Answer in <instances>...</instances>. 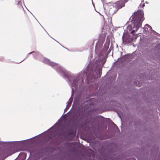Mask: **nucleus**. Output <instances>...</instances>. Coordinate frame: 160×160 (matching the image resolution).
<instances>
[{
  "label": "nucleus",
  "mask_w": 160,
  "mask_h": 160,
  "mask_svg": "<svg viewBox=\"0 0 160 160\" xmlns=\"http://www.w3.org/2000/svg\"><path fill=\"white\" fill-rule=\"evenodd\" d=\"M145 6L144 3H143L142 5V7H144Z\"/></svg>",
  "instance_id": "obj_5"
},
{
  "label": "nucleus",
  "mask_w": 160,
  "mask_h": 160,
  "mask_svg": "<svg viewBox=\"0 0 160 160\" xmlns=\"http://www.w3.org/2000/svg\"><path fill=\"white\" fill-rule=\"evenodd\" d=\"M130 19L133 24L132 25H128V29H129L130 30V29L132 28H135V29H133L131 32V34H133L141 27L143 21L144 19L143 12L141 10L137 11L136 12L134 13L133 15L131 17Z\"/></svg>",
  "instance_id": "obj_1"
},
{
  "label": "nucleus",
  "mask_w": 160,
  "mask_h": 160,
  "mask_svg": "<svg viewBox=\"0 0 160 160\" xmlns=\"http://www.w3.org/2000/svg\"><path fill=\"white\" fill-rule=\"evenodd\" d=\"M71 105V104H70V103H68V104L67 105L66 108L65 109V111L66 110V109H68L69 108V107Z\"/></svg>",
  "instance_id": "obj_2"
},
{
  "label": "nucleus",
  "mask_w": 160,
  "mask_h": 160,
  "mask_svg": "<svg viewBox=\"0 0 160 160\" xmlns=\"http://www.w3.org/2000/svg\"><path fill=\"white\" fill-rule=\"evenodd\" d=\"M123 42H131V41L128 40V41H126L124 40V39H123Z\"/></svg>",
  "instance_id": "obj_4"
},
{
  "label": "nucleus",
  "mask_w": 160,
  "mask_h": 160,
  "mask_svg": "<svg viewBox=\"0 0 160 160\" xmlns=\"http://www.w3.org/2000/svg\"><path fill=\"white\" fill-rule=\"evenodd\" d=\"M33 53V52H31V53H29V54H31V53Z\"/></svg>",
  "instance_id": "obj_6"
},
{
  "label": "nucleus",
  "mask_w": 160,
  "mask_h": 160,
  "mask_svg": "<svg viewBox=\"0 0 160 160\" xmlns=\"http://www.w3.org/2000/svg\"><path fill=\"white\" fill-rule=\"evenodd\" d=\"M72 99L71 98H70L69 99V101H68V103H70V104H71L72 102Z\"/></svg>",
  "instance_id": "obj_3"
}]
</instances>
